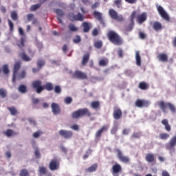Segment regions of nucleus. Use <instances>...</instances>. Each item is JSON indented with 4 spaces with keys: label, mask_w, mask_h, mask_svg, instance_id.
Segmentation results:
<instances>
[{
    "label": "nucleus",
    "mask_w": 176,
    "mask_h": 176,
    "mask_svg": "<svg viewBox=\"0 0 176 176\" xmlns=\"http://www.w3.org/2000/svg\"><path fill=\"white\" fill-rule=\"evenodd\" d=\"M6 90L3 88L0 89V96L2 97V98H5L6 97Z\"/></svg>",
    "instance_id": "44"
},
{
    "label": "nucleus",
    "mask_w": 176,
    "mask_h": 176,
    "mask_svg": "<svg viewBox=\"0 0 176 176\" xmlns=\"http://www.w3.org/2000/svg\"><path fill=\"white\" fill-rule=\"evenodd\" d=\"M162 124L164 126L165 130H166L168 133L171 131V126L170 124H168V120L167 119H164L161 122Z\"/></svg>",
    "instance_id": "24"
},
{
    "label": "nucleus",
    "mask_w": 176,
    "mask_h": 176,
    "mask_svg": "<svg viewBox=\"0 0 176 176\" xmlns=\"http://www.w3.org/2000/svg\"><path fill=\"white\" fill-rule=\"evenodd\" d=\"M38 171H39V173H40V174H41V175H46V173H47V170L46 168L44 167V166H41V167L39 168Z\"/></svg>",
    "instance_id": "42"
},
{
    "label": "nucleus",
    "mask_w": 176,
    "mask_h": 176,
    "mask_svg": "<svg viewBox=\"0 0 176 176\" xmlns=\"http://www.w3.org/2000/svg\"><path fill=\"white\" fill-rule=\"evenodd\" d=\"M69 19L71 21H83L85 20V16L80 12H78L77 14L72 13L69 15Z\"/></svg>",
    "instance_id": "10"
},
{
    "label": "nucleus",
    "mask_w": 176,
    "mask_h": 176,
    "mask_svg": "<svg viewBox=\"0 0 176 176\" xmlns=\"http://www.w3.org/2000/svg\"><path fill=\"white\" fill-rule=\"evenodd\" d=\"M109 14L113 20H117V21H124V19L122 15L118 14V12H116L113 9H110L109 10Z\"/></svg>",
    "instance_id": "7"
},
{
    "label": "nucleus",
    "mask_w": 176,
    "mask_h": 176,
    "mask_svg": "<svg viewBox=\"0 0 176 176\" xmlns=\"http://www.w3.org/2000/svg\"><path fill=\"white\" fill-rule=\"evenodd\" d=\"M135 60L137 65L141 67V56H140V52L138 51L135 52Z\"/></svg>",
    "instance_id": "32"
},
{
    "label": "nucleus",
    "mask_w": 176,
    "mask_h": 176,
    "mask_svg": "<svg viewBox=\"0 0 176 176\" xmlns=\"http://www.w3.org/2000/svg\"><path fill=\"white\" fill-rule=\"evenodd\" d=\"M113 4L117 6V8H120L122 6V0H115Z\"/></svg>",
    "instance_id": "51"
},
{
    "label": "nucleus",
    "mask_w": 176,
    "mask_h": 176,
    "mask_svg": "<svg viewBox=\"0 0 176 176\" xmlns=\"http://www.w3.org/2000/svg\"><path fill=\"white\" fill-rule=\"evenodd\" d=\"M123 115V112L122 111V109L118 107H115L113 108V118L116 119V120H119V119H122V116Z\"/></svg>",
    "instance_id": "13"
},
{
    "label": "nucleus",
    "mask_w": 176,
    "mask_h": 176,
    "mask_svg": "<svg viewBox=\"0 0 176 176\" xmlns=\"http://www.w3.org/2000/svg\"><path fill=\"white\" fill-rule=\"evenodd\" d=\"M20 43L21 44H18L19 47L20 48L24 47L25 46L24 43H25V37H21L20 38Z\"/></svg>",
    "instance_id": "43"
},
{
    "label": "nucleus",
    "mask_w": 176,
    "mask_h": 176,
    "mask_svg": "<svg viewBox=\"0 0 176 176\" xmlns=\"http://www.w3.org/2000/svg\"><path fill=\"white\" fill-rule=\"evenodd\" d=\"M118 54L119 57H123V50H122V48H120L118 50Z\"/></svg>",
    "instance_id": "63"
},
{
    "label": "nucleus",
    "mask_w": 176,
    "mask_h": 176,
    "mask_svg": "<svg viewBox=\"0 0 176 176\" xmlns=\"http://www.w3.org/2000/svg\"><path fill=\"white\" fill-rule=\"evenodd\" d=\"M98 167V164H94L92 166H91L89 168H86L85 171L86 173H94L97 170Z\"/></svg>",
    "instance_id": "28"
},
{
    "label": "nucleus",
    "mask_w": 176,
    "mask_h": 176,
    "mask_svg": "<svg viewBox=\"0 0 176 176\" xmlns=\"http://www.w3.org/2000/svg\"><path fill=\"white\" fill-rule=\"evenodd\" d=\"M153 28L155 30V31H162L163 30V25H162V23L158 21H155L153 24Z\"/></svg>",
    "instance_id": "25"
},
{
    "label": "nucleus",
    "mask_w": 176,
    "mask_h": 176,
    "mask_svg": "<svg viewBox=\"0 0 176 176\" xmlns=\"http://www.w3.org/2000/svg\"><path fill=\"white\" fill-rule=\"evenodd\" d=\"M157 59L162 63H167L168 61V55L164 53H160L157 56Z\"/></svg>",
    "instance_id": "21"
},
{
    "label": "nucleus",
    "mask_w": 176,
    "mask_h": 176,
    "mask_svg": "<svg viewBox=\"0 0 176 176\" xmlns=\"http://www.w3.org/2000/svg\"><path fill=\"white\" fill-rule=\"evenodd\" d=\"M158 105L164 113H167V108H168L172 113H175V106L170 102H166L163 100L158 102Z\"/></svg>",
    "instance_id": "5"
},
{
    "label": "nucleus",
    "mask_w": 176,
    "mask_h": 176,
    "mask_svg": "<svg viewBox=\"0 0 176 176\" xmlns=\"http://www.w3.org/2000/svg\"><path fill=\"white\" fill-rule=\"evenodd\" d=\"M32 89L36 90L37 94H41L45 90V88L42 85V81L40 80H35L32 82Z\"/></svg>",
    "instance_id": "6"
},
{
    "label": "nucleus",
    "mask_w": 176,
    "mask_h": 176,
    "mask_svg": "<svg viewBox=\"0 0 176 176\" xmlns=\"http://www.w3.org/2000/svg\"><path fill=\"white\" fill-rule=\"evenodd\" d=\"M8 25L10 27V30L12 32L14 30V25H13V22H12L10 19H8Z\"/></svg>",
    "instance_id": "54"
},
{
    "label": "nucleus",
    "mask_w": 176,
    "mask_h": 176,
    "mask_svg": "<svg viewBox=\"0 0 176 176\" xmlns=\"http://www.w3.org/2000/svg\"><path fill=\"white\" fill-rule=\"evenodd\" d=\"M141 138V132L139 133H133L131 135V138Z\"/></svg>",
    "instance_id": "47"
},
{
    "label": "nucleus",
    "mask_w": 176,
    "mask_h": 176,
    "mask_svg": "<svg viewBox=\"0 0 176 176\" xmlns=\"http://www.w3.org/2000/svg\"><path fill=\"white\" fill-rule=\"evenodd\" d=\"M94 47L96 49H101L102 47V41H97L94 43Z\"/></svg>",
    "instance_id": "37"
},
{
    "label": "nucleus",
    "mask_w": 176,
    "mask_h": 176,
    "mask_svg": "<svg viewBox=\"0 0 176 176\" xmlns=\"http://www.w3.org/2000/svg\"><path fill=\"white\" fill-rule=\"evenodd\" d=\"M54 92L56 93V94H60V93H61V87L56 85L54 87Z\"/></svg>",
    "instance_id": "49"
},
{
    "label": "nucleus",
    "mask_w": 176,
    "mask_h": 176,
    "mask_svg": "<svg viewBox=\"0 0 176 176\" xmlns=\"http://www.w3.org/2000/svg\"><path fill=\"white\" fill-rule=\"evenodd\" d=\"M28 121L30 122V124H33V126H36V122H35V120H34V118H29Z\"/></svg>",
    "instance_id": "60"
},
{
    "label": "nucleus",
    "mask_w": 176,
    "mask_h": 176,
    "mask_svg": "<svg viewBox=\"0 0 176 176\" xmlns=\"http://www.w3.org/2000/svg\"><path fill=\"white\" fill-rule=\"evenodd\" d=\"M3 134L6 135V137L10 138V137H14V135H17L19 133L14 132L12 129H7L6 131H3Z\"/></svg>",
    "instance_id": "20"
},
{
    "label": "nucleus",
    "mask_w": 176,
    "mask_h": 176,
    "mask_svg": "<svg viewBox=\"0 0 176 176\" xmlns=\"http://www.w3.org/2000/svg\"><path fill=\"white\" fill-rule=\"evenodd\" d=\"M33 19H34V14H29L27 15V19L28 20V21H31V20H32Z\"/></svg>",
    "instance_id": "61"
},
{
    "label": "nucleus",
    "mask_w": 176,
    "mask_h": 176,
    "mask_svg": "<svg viewBox=\"0 0 176 176\" xmlns=\"http://www.w3.org/2000/svg\"><path fill=\"white\" fill-rule=\"evenodd\" d=\"M83 116H87V118L91 116V112H90L89 109H79L72 113V119H79L80 118H83Z\"/></svg>",
    "instance_id": "4"
},
{
    "label": "nucleus",
    "mask_w": 176,
    "mask_h": 176,
    "mask_svg": "<svg viewBox=\"0 0 176 176\" xmlns=\"http://www.w3.org/2000/svg\"><path fill=\"white\" fill-rule=\"evenodd\" d=\"M108 129H109V126L108 125H104L99 130L97 131L96 133V138H100L101 137V134L104 133V131H108Z\"/></svg>",
    "instance_id": "19"
},
{
    "label": "nucleus",
    "mask_w": 176,
    "mask_h": 176,
    "mask_svg": "<svg viewBox=\"0 0 176 176\" xmlns=\"http://www.w3.org/2000/svg\"><path fill=\"white\" fill-rule=\"evenodd\" d=\"M39 101H40L39 98H32V102L34 105H36V104H39Z\"/></svg>",
    "instance_id": "55"
},
{
    "label": "nucleus",
    "mask_w": 176,
    "mask_h": 176,
    "mask_svg": "<svg viewBox=\"0 0 176 176\" xmlns=\"http://www.w3.org/2000/svg\"><path fill=\"white\" fill-rule=\"evenodd\" d=\"M94 16L98 21H100V24H105L104 22V19H102V14L99 12L98 11H94Z\"/></svg>",
    "instance_id": "18"
},
{
    "label": "nucleus",
    "mask_w": 176,
    "mask_h": 176,
    "mask_svg": "<svg viewBox=\"0 0 176 176\" xmlns=\"http://www.w3.org/2000/svg\"><path fill=\"white\" fill-rule=\"evenodd\" d=\"M139 38H140V39H145V38H146V35L145 34V33L140 32L139 33Z\"/></svg>",
    "instance_id": "56"
},
{
    "label": "nucleus",
    "mask_w": 176,
    "mask_h": 176,
    "mask_svg": "<svg viewBox=\"0 0 176 176\" xmlns=\"http://www.w3.org/2000/svg\"><path fill=\"white\" fill-rule=\"evenodd\" d=\"M51 108L54 115H60V113H61V107H60L58 104L56 102L52 103Z\"/></svg>",
    "instance_id": "14"
},
{
    "label": "nucleus",
    "mask_w": 176,
    "mask_h": 176,
    "mask_svg": "<svg viewBox=\"0 0 176 176\" xmlns=\"http://www.w3.org/2000/svg\"><path fill=\"white\" fill-rule=\"evenodd\" d=\"M90 59V54L89 53H87L85 54L82 59V62L81 64L82 65H86V64H87V63H89V60Z\"/></svg>",
    "instance_id": "26"
},
{
    "label": "nucleus",
    "mask_w": 176,
    "mask_h": 176,
    "mask_svg": "<svg viewBox=\"0 0 176 176\" xmlns=\"http://www.w3.org/2000/svg\"><path fill=\"white\" fill-rule=\"evenodd\" d=\"M92 35H93V36H97V35H98V29L94 28L92 30Z\"/></svg>",
    "instance_id": "58"
},
{
    "label": "nucleus",
    "mask_w": 176,
    "mask_h": 176,
    "mask_svg": "<svg viewBox=\"0 0 176 176\" xmlns=\"http://www.w3.org/2000/svg\"><path fill=\"white\" fill-rule=\"evenodd\" d=\"M18 90L19 93H22L23 94H24V93H27V86L24 85H21L18 87Z\"/></svg>",
    "instance_id": "33"
},
{
    "label": "nucleus",
    "mask_w": 176,
    "mask_h": 176,
    "mask_svg": "<svg viewBox=\"0 0 176 176\" xmlns=\"http://www.w3.org/2000/svg\"><path fill=\"white\" fill-rule=\"evenodd\" d=\"M118 124H114L111 130V134H116L118 132Z\"/></svg>",
    "instance_id": "45"
},
{
    "label": "nucleus",
    "mask_w": 176,
    "mask_h": 176,
    "mask_svg": "<svg viewBox=\"0 0 176 176\" xmlns=\"http://www.w3.org/2000/svg\"><path fill=\"white\" fill-rule=\"evenodd\" d=\"M135 17L138 24H143V23L146 21V19H148V14L146 12H142V14L137 15V11H133L130 16L131 24H129L125 28V31L130 32L133 30L134 28V19H135Z\"/></svg>",
    "instance_id": "1"
},
{
    "label": "nucleus",
    "mask_w": 176,
    "mask_h": 176,
    "mask_svg": "<svg viewBox=\"0 0 176 176\" xmlns=\"http://www.w3.org/2000/svg\"><path fill=\"white\" fill-rule=\"evenodd\" d=\"M91 107L93 108V109H97L98 108H100V102L98 101L91 102Z\"/></svg>",
    "instance_id": "36"
},
{
    "label": "nucleus",
    "mask_w": 176,
    "mask_h": 176,
    "mask_svg": "<svg viewBox=\"0 0 176 176\" xmlns=\"http://www.w3.org/2000/svg\"><path fill=\"white\" fill-rule=\"evenodd\" d=\"M64 102H65V104L69 105V104H71V102H72V98L67 96L65 98Z\"/></svg>",
    "instance_id": "46"
},
{
    "label": "nucleus",
    "mask_w": 176,
    "mask_h": 176,
    "mask_svg": "<svg viewBox=\"0 0 176 176\" xmlns=\"http://www.w3.org/2000/svg\"><path fill=\"white\" fill-rule=\"evenodd\" d=\"M49 168L51 171H56V170L60 168V162H58L57 158H54L51 160L49 164Z\"/></svg>",
    "instance_id": "9"
},
{
    "label": "nucleus",
    "mask_w": 176,
    "mask_h": 176,
    "mask_svg": "<svg viewBox=\"0 0 176 176\" xmlns=\"http://www.w3.org/2000/svg\"><path fill=\"white\" fill-rule=\"evenodd\" d=\"M2 71H3V73H4L5 75H8V74H9V72H10L9 66L8 65H3Z\"/></svg>",
    "instance_id": "41"
},
{
    "label": "nucleus",
    "mask_w": 176,
    "mask_h": 176,
    "mask_svg": "<svg viewBox=\"0 0 176 176\" xmlns=\"http://www.w3.org/2000/svg\"><path fill=\"white\" fill-rule=\"evenodd\" d=\"M10 16L14 21H16V20L19 19V16L17 15V12L16 11H12L10 12Z\"/></svg>",
    "instance_id": "39"
},
{
    "label": "nucleus",
    "mask_w": 176,
    "mask_h": 176,
    "mask_svg": "<svg viewBox=\"0 0 176 176\" xmlns=\"http://www.w3.org/2000/svg\"><path fill=\"white\" fill-rule=\"evenodd\" d=\"M69 29L72 32L78 31V28H76L75 25L72 23L69 25Z\"/></svg>",
    "instance_id": "50"
},
{
    "label": "nucleus",
    "mask_w": 176,
    "mask_h": 176,
    "mask_svg": "<svg viewBox=\"0 0 176 176\" xmlns=\"http://www.w3.org/2000/svg\"><path fill=\"white\" fill-rule=\"evenodd\" d=\"M19 175L20 176H30V173L28 172V170H27V169H22L20 170Z\"/></svg>",
    "instance_id": "40"
},
{
    "label": "nucleus",
    "mask_w": 176,
    "mask_h": 176,
    "mask_svg": "<svg viewBox=\"0 0 176 176\" xmlns=\"http://www.w3.org/2000/svg\"><path fill=\"white\" fill-rule=\"evenodd\" d=\"M157 9L158 13L160 14L161 17L164 19V20H166V21H168L170 20V16H168V14H167V12H166V10H164L163 7H162L161 6H158L157 7Z\"/></svg>",
    "instance_id": "12"
},
{
    "label": "nucleus",
    "mask_w": 176,
    "mask_h": 176,
    "mask_svg": "<svg viewBox=\"0 0 176 176\" xmlns=\"http://www.w3.org/2000/svg\"><path fill=\"white\" fill-rule=\"evenodd\" d=\"M19 57L23 60V61H31V58H30L28 56H27L25 52H21L19 54Z\"/></svg>",
    "instance_id": "30"
},
{
    "label": "nucleus",
    "mask_w": 176,
    "mask_h": 176,
    "mask_svg": "<svg viewBox=\"0 0 176 176\" xmlns=\"http://www.w3.org/2000/svg\"><path fill=\"white\" fill-rule=\"evenodd\" d=\"M160 140H168L170 138V135L168 133H162L160 134Z\"/></svg>",
    "instance_id": "38"
},
{
    "label": "nucleus",
    "mask_w": 176,
    "mask_h": 176,
    "mask_svg": "<svg viewBox=\"0 0 176 176\" xmlns=\"http://www.w3.org/2000/svg\"><path fill=\"white\" fill-rule=\"evenodd\" d=\"M135 107L138 108H142L144 107H149V102L145 100L138 99L135 103Z\"/></svg>",
    "instance_id": "15"
},
{
    "label": "nucleus",
    "mask_w": 176,
    "mask_h": 176,
    "mask_svg": "<svg viewBox=\"0 0 176 176\" xmlns=\"http://www.w3.org/2000/svg\"><path fill=\"white\" fill-rule=\"evenodd\" d=\"M73 42H74V43H79L80 42V36H76V38L73 40Z\"/></svg>",
    "instance_id": "59"
},
{
    "label": "nucleus",
    "mask_w": 176,
    "mask_h": 176,
    "mask_svg": "<svg viewBox=\"0 0 176 176\" xmlns=\"http://www.w3.org/2000/svg\"><path fill=\"white\" fill-rule=\"evenodd\" d=\"M44 90H47V91H52L54 89L53 86V83L52 82H46L45 86H43Z\"/></svg>",
    "instance_id": "29"
},
{
    "label": "nucleus",
    "mask_w": 176,
    "mask_h": 176,
    "mask_svg": "<svg viewBox=\"0 0 176 176\" xmlns=\"http://www.w3.org/2000/svg\"><path fill=\"white\" fill-rule=\"evenodd\" d=\"M107 38L109 42L116 46H122V45H123V38L115 31H109Z\"/></svg>",
    "instance_id": "3"
},
{
    "label": "nucleus",
    "mask_w": 176,
    "mask_h": 176,
    "mask_svg": "<svg viewBox=\"0 0 176 176\" xmlns=\"http://www.w3.org/2000/svg\"><path fill=\"white\" fill-rule=\"evenodd\" d=\"M40 136L41 133H39V131H36L33 134L34 138H39Z\"/></svg>",
    "instance_id": "62"
},
{
    "label": "nucleus",
    "mask_w": 176,
    "mask_h": 176,
    "mask_svg": "<svg viewBox=\"0 0 176 176\" xmlns=\"http://www.w3.org/2000/svg\"><path fill=\"white\" fill-rule=\"evenodd\" d=\"M70 129L72 130H76V131H78L79 130V126L78 124H73L72 126H70Z\"/></svg>",
    "instance_id": "57"
},
{
    "label": "nucleus",
    "mask_w": 176,
    "mask_h": 176,
    "mask_svg": "<svg viewBox=\"0 0 176 176\" xmlns=\"http://www.w3.org/2000/svg\"><path fill=\"white\" fill-rule=\"evenodd\" d=\"M111 170L113 175L118 176L116 175L119 174V173H122V166H120L119 164H116L112 166Z\"/></svg>",
    "instance_id": "17"
},
{
    "label": "nucleus",
    "mask_w": 176,
    "mask_h": 176,
    "mask_svg": "<svg viewBox=\"0 0 176 176\" xmlns=\"http://www.w3.org/2000/svg\"><path fill=\"white\" fill-rule=\"evenodd\" d=\"M162 176H170V173L167 172V170H162Z\"/></svg>",
    "instance_id": "64"
},
{
    "label": "nucleus",
    "mask_w": 176,
    "mask_h": 176,
    "mask_svg": "<svg viewBox=\"0 0 176 176\" xmlns=\"http://www.w3.org/2000/svg\"><path fill=\"white\" fill-rule=\"evenodd\" d=\"M108 63H109V60H108V58H103L99 60L98 64L100 67H107V65H108Z\"/></svg>",
    "instance_id": "31"
},
{
    "label": "nucleus",
    "mask_w": 176,
    "mask_h": 176,
    "mask_svg": "<svg viewBox=\"0 0 176 176\" xmlns=\"http://www.w3.org/2000/svg\"><path fill=\"white\" fill-rule=\"evenodd\" d=\"M82 25L83 27V32H89L93 27V25L89 22H83Z\"/></svg>",
    "instance_id": "22"
},
{
    "label": "nucleus",
    "mask_w": 176,
    "mask_h": 176,
    "mask_svg": "<svg viewBox=\"0 0 176 176\" xmlns=\"http://www.w3.org/2000/svg\"><path fill=\"white\" fill-rule=\"evenodd\" d=\"M34 155L36 159H41V151H39V149L36 148L34 151Z\"/></svg>",
    "instance_id": "52"
},
{
    "label": "nucleus",
    "mask_w": 176,
    "mask_h": 176,
    "mask_svg": "<svg viewBox=\"0 0 176 176\" xmlns=\"http://www.w3.org/2000/svg\"><path fill=\"white\" fill-rule=\"evenodd\" d=\"M72 78L74 79H80V80H84L85 79H87V74H86L85 72H82L81 71L76 70L72 74Z\"/></svg>",
    "instance_id": "8"
},
{
    "label": "nucleus",
    "mask_w": 176,
    "mask_h": 176,
    "mask_svg": "<svg viewBox=\"0 0 176 176\" xmlns=\"http://www.w3.org/2000/svg\"><path fill=\"white\" fill-rule=\"evenodd\" d=\"M59 135L60 137H63V138H65V140H69L72 138L74 133L72 131L62 129L59 131Z\"/></svg>",
    "instance_id": "11"
},
{
    "label": "nucleus",
    "mask_w": 176,
    "mask_h": 176,
    "mask_svg": "<svg viewBox=\"0 0 176 176\" xmlns=\"http://www.w3.org/2000/svg\"><path fill=\"white\" fill-rule=\"evenodd\" d=\"M21 68V63H20V61L16 62L14 64V68H13V74H12L13 83L16 82V79H19V80H20L21 79H24V78H25L27 75L25 70H23L20 74H19V71H20Z\"/></svg>",
    "instance_id": "2"
},
{
    "label": "nucleus",
    "mask_w": 176,
    "mask_h": 176,
    "mask_svg": "<svg viewBox=\"0 0 176 176\" xmlns=\"http://www.w3.org/2000/svg\"><path fill=\"white\" fill-rule=\"evenodd\" d=\"M117 156L122 163H129L130 162V158L127 156L123 155L120 150H117Z\"/></svg>",
    "instance_id": "16"
},
{
    "label": "nucleus",
    "mask_w": 176,
    "mask_h": 176,
    "mask_svg": "<svg viewBox=\"0 0 176 176\" xmlns=\"http://www.w3.org/2000/svg\"><path fill=\"white\" fill-rule=\"evenodd\" d=\"M145 160L147 161L148 163H153V162H156L155 155L151 153L146 155Z\"/></svg>",
    "instance_id": "23"
},
{
    "label": "nucleus",
    "mask_w": 176,
    "mask_h": 176,
    "mask_svg": "<svg viewBox=\"0 0 176 176\" xmlns=\"http://www.w3.org/2000/svg\"><path fill=\"white\" fill-rule=\"evenodd\" d=\"M138 87L140 90H148V89H149V85L145 82H140L138 85Z\"/></svg>",
    "instance_id": "27"
},
{
    "label": "nucleus",
    "mask_w": 176,
    "mask_h": 176,
    "mask_svg": "<svg viewBox=\"0 0 176 176\" xmlns=\"http://www.w3.org/2000/svg\"><path fill=\"white\" fill-rule=\"evenodd\" d=\"M8 111L10 112L12 116L17 115V109L14 107H8Z\"/></svg>",
    "instance_id": "35"
},
{
    "label": "nucleus",
    "mask_w": 176,
    "mask_h": 176,
    "mask_svg": "<svg viewBox=\"0 0 176 176\" xmlns=\"http://www.w3.org/2000/svg\"><path fill=\"white\" fill-rule=\"evenodd\" d=\"M55 13H56V14L58 16H60V17H63V16H64V12H63V10L60 9H56Z\"/></svg>",
    "instance_id": "53"
},
{
    "label": "nucleus",
    "mask_w": 176,
    "mask_h": 176,
    "mask_svg": "<svg viewBox=\"0 0 176 176\" xmlns=\"http://www.w3.org/2000/svg\"><path fill=\"white\" fill-rule=\"evenodd\" d=\"M41 8V4H34L31 6V10L32 12H35L37 9H39Z\"/></svg>",
    "instance_id": "48"
},
{
    "label": "nucleus",
    "mask_w": 176,
    "mask_h": 176,
    "mask_svg": "<svg viewBox=\"0 0 176 176\" xmlns=\"http://www.w3.org/2000/svg\"><path fill=\"white\" fill-rule=\"evenodd\" d=\"M46 64V62L43 59H38L37 60V67L39 69H42V67H43Z\"/></svg>",
    "instance_id": "34"
}]
</instances>
